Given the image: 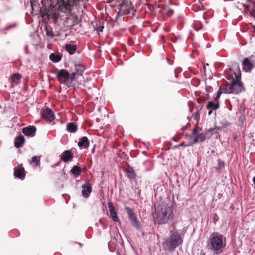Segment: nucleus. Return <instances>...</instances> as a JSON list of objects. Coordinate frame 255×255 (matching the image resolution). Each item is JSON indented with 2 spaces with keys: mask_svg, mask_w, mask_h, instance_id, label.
<instances>
[{
  "mask_svg": "<svg viewBox=\"0 0 255 255\" xmlns=\"http://www.w3.org/2000/svg\"><path fill=\"white\" fill-rule=\"evenodd\" d=\"M235 66L237 68V72H234L235 78H234L233 76L231 77V78H228L229 80H231V83H226L224 86L223 87V92L225 94H238L243 90H244L243 84L241 81V74L239 66L237 64L235 65Z\"/></svg>",
  "mask_w": 255,
  "mask_h": 255,
  "instance_id": "nucleus-1",
  "label": "nucleus"
},
{
  "mask_svg": "<svg viewBox=\"0 0 255 255\" xmlns=\"http://www.w3.org/2000/svg\"><path fill=\"white\" fill-rule=\"evenodd\" d=\"M173 217L172 208L165 202H162L157 207L154 214L155 222L159 225L167 223Z\"/></svg>",
  "mask_w": 255,
  "mask_h": 255,
  "instance_id": "nucleus-2",
  "label": "nucleus"
},
{
  "mask_svg": "<svg viewBox=\"0 0 255 255\" xmlns=\"http://www.w3.org/2000/svg\"><path fill=\"white\" fill-rule=\"evenodd\" d=\"M183 242V240L177 232L172 234L169 238L167 239L163 243L164 248L170 251L174 250Z\"/></svg>",
  "mask_w": 255,
  "mask_h": 255,
  "instance_id": "nucleus-3",
  "label": "nucleus"
},
{
  "mask_svg": "<svg viewBox=\"0 0 255 255\" xmlns=\"http://www.w3.org/2000/svg\"><path fill=\"white\" fill-rule=\"evenodd\" d=\"M223 235L217 233H213L210 239V249L214 251L220 250L223 246Z\"/></svg>",
  "mask_w": 255,
  "mask_h": 255,
  "instance_id": "nucleus-4",
  "label": "nucleus"
},
{
  "mask_svg": "<svg viewBox=\"0 0 255 255\" xmlns=\"http://www.w3.org/2000/svg\"><path fill=\"white\" fill-rule=\"evenodd\" d=\"M189 137L192 142L189 143L188 145H192L199 142H203L206 140L205 135L203 133L199 132V128L197 126H195L194 127Z\"/></svg>",
  "mask_w": 255,
  "mask_h": 255,
  "instance_id": "nucleus-5",
  "label": "nucleus"
},
{
  "mask_svg": "<svg viewBox=\"0 0 255 255\" xmlns=\"http://www.w3.org/2000/svg\"><path fill=\"white\" fill-rule=\"evenodd\" d=\"M70 74L68 71L65 69H61L57 74L56 77L61 83L66 84L68 87L72 86V81L70 80Z\"/></svg>",
  "mask_w": 255,
  "mask_h": 255,
  "instance_id": "nucleus-6",
  "label": "nucleus"
},
{
  "mask_svg": "<svg viewBox=\"0 0 255 255\" xmlns=\"http://www.w3.org/2000/svg\"><path fill=\"white\" fill-rule=\"evenodd\" d=\"M125 210L132 225L136 229H140L141 227L140 222L138 220L136 215L133 210L128 206L125 207Z\"/></svg>",
  "mask_w": 255,
  "mask_h": 255,
  "instance_id": "nucleus-7",
  "label": "nucleus"
},
{
  "mask_svg": "<svg viewBox=\"0 0 255 255\" xmlns=\"http://www.w3.org/2000/svg\"><path fill=\"white\" fill-rule=\"evenodd\" d=\"M74 72L72 73L70 80L71 81L78 79L79 77L82 76L85 70L84 66L82 64H75Z\"/></svg>",
  "mask_w": 255,
  "mask_h": 255,
  "instance_id": "nucleus-8",
  "label": "nucleus"
},
{
  "mask_svg": "<svg viewBox=\"0 0 255 255\" xmlns=\"http://www.w3.org/2000/svg\"><path fill=\"white\" fill-rule=\"evenodd\" d=\"M42 117L47 121L51 122L54 120V117L52 111L48 108L43 110Z\"/></svg>",
  "mask_w": 255,
  "mask_h": 255,
  "instance_id": "nucleus-9",
  "label": "nucleus"
},
{
  "mask_svg": "<svg viewBox=\"0 0 255 255\" xmlns=\"http://www.w3.org/2000/svg\"><path fill=\"white\" fill-rule=\"evenodd\" d=\"M36 128L34 126H29L24 127L22 129L23 133L26 136L33 137L35 135Z\"/></svg>",
  "mask_w": 255,
  "mask_h": 255,
  "instance_id": "nucleus-10",
  "label": "nucleus"
},
{
  "mask_svg": "<svg viewBox=\"0 0 255 255\" xmlns=\"http://www.w3.org/2000/svg\"><path fill=\"white\" fill-rule=\"evenodd\" d=\"M22 75L19 73L13 74L10 78V83L11 86L14 87L17 85L21 82Z\"/></svg>",
  "mask_w": 255,
  "mask_h": 255,
  "instance_id": "nucleus-11",
  "label": "nucleus"
},
{
  "mask_svg": "<svg viewBox=\"0 0 255 255\" xmlns=\"http://www.w3.org/2000/svg\"><path fill=\"white\" fill-rule=\"evenodd\" d=\"M108 207L109 210L110 217L114 222H118L119 218L115 211V208L111 202L108 203Z\"/></svg>",
  "mask_w": 255,
  "mask_h": 255,
  "instance_id": "nucleus-12",
  "label": "nucleus"
},
{
  "mask_svg": "<svg viewBox=\"0 0 255 255\" xmlns=\"http://www.w3.org/2000/svg\"><path fill=\"white\" fill-rule=\"evenodd\" d=\"M243 70L246 72H250L254 68V64L249 60L248 58H245L242 62Z\"/></svg>",
  "mask_w": 255,
  "mask_h": 255,
  "instance_id": "nucleus-13",
  "label": "nucleus"
},
{
  "mask_svg": "<svg viewBox=\"0 0 255 255\" xmlns=\"http://www.w3.org/2000/svg\"><path fill=\"white\" fill-rule=\"evenodd\" d=\"M14 175L19 179L23 180L25 177V169L23 167L14 169Z\"/></svg>",
  "mask_w": 255,
  "mask_h": 255,
  "instance_id": "nucleus-14",
  "label": "nucleus"
},
{
  "mask_svg": "<svg viewBox=\"0 0 255 255\" xmlns=\"http://www.w3.org/2000/svg\"><path fill=\"white\" fill-rule=\"evenodd\" d=\"M73 157V154L70 150H65L63 152L60 159L65 162H67L71 160Z\"/></svg>",
  "mask_w": 255,
  "mask_h": 255,
  "instance_id": "nucleus-15",
  "label": "nucleus"
},
{
  "mask_svg": "<svg viewBox=\"0 0 255 255\" xmlns=\"http://www.w3.org/2000/svg\"><path fill=\"white\" fill-rule=\"evenodd\" d=\"M82 193L84 197L89 196L92 191V187L90 184H84L82 186Z\"/></svg>",
  "mask_w": 255,
  "mask_h": 255,
  "instance_id": "nucleus-16",
  "label": "nucleus"
},
{
  "mask_svg": "<svg viewBox=\"0 0 255 255\" xmlns=\"http://www.w3.org/2000/svg\"><path fill=\"white\" fill-rule=\"evenodd\" d=\"M25 142V138L23 136L20 135L16 137L14 141V146L16 148H20L22 146Z\"/></svg>",
  "mask_w": 255,
  "mask_h": 255,
  "instance_id": "nucleus-17",
  "label": "nucleus"
},
{
  "mask_svg": "<svg viewBox=\"0 0 255 255\" xmlns=\"http://www.w3.org/2000/svg\"><path fill=\"white\" fill-rule=\"evenodd\" d=\"M219 107V104L218 101L216 103H213L212 101H209L207 105V108L209 110H210L208 112V114L210 115L212 113V110H216L218 109Z\"/></svg>",
  "mask_w": 255,
  "mask_h": 255,
  "instance_id": "nucleus-18",
  "label": "nucleus"
},
{
  "mask_svg": "<svg viewBox=\"0 0 255 255\" xmlns=\"http://www.w3.org/2000/svg\"><path fill=\"white\" fill-rule=\"evenodd\" d=\"M66 129L69 132L75 133L78 129V127L76 124L73 122H70L67 124Z\"/></svg>",
  "mask_w": 255,
  "mask_h": 255,
  "instance_id": "nucleus-19",
  "label": "nucleus"
},
{
  "mask_svg": "<svg viewBox=\"0 0 255 255\" xmlns=\"http://www.w3.org/2000/svg\"><path fill=\"white\" fill-rule=\"evenodd\" d=\"M78 146L80 147H83L85 148L88 147L89 146V141L88 138L85 136L81 138L78 143Z\"/></svg>",
  "mask_w": 255,
  "mask_h": 255,
  "instance_id": "nucleus-20",
  "label": "nucleus"
},
{
  "mask_svg": "<svg viewBox=\"0 0 255 255\" xmlns=\"http://www.w3.org/2000/svg\"><path fill=\"white\" fill-rule=\"evenodd\" d=\"M127 176L130 180H134L136 177V174L133 168H129L126 171Z\"/></svg>",
  "mask_w": 255,
  "mask_h": 255,
  "instance_id": "nucleus-21",
  "label": "nucleus"
},
{
  "mask_svg": "<svg viewBox=\"0 0 255 255\" xmlns=\"http://www.w3.org/2000/svg\"><path fill=\"white\" fill-rule=\"evenodd\" d=\"M65 49L70 54H73L76 50V46L75 45H72L71 44H68L65 46Z\"/></svg>",
  "mask_w": 255,
  "mask_h": 255,
  "instance_id": "nucleus-22",
  "label": "nucleus"
},
{
  "mask_svg": "<svg viewBox=\"0 0 255 255\" xmlns=\"http://www.w3.org/2000/svg\"><path fill=\"white\" fill-rule=\"evenodd\" d=\"M250 5H248L247 8L249 10H251L250 14L251 16L255 15V2L249 0Z\"/></svg>",
  "mask_w": 255,
  "mask_h": 255,
  "instance_id": "nucleus-23",
  "label": "nucleus"
},
{
  "mask_svg": "<svg viewBox=\"0 0 255 255\" xmlns=\"http://www.w3.org/2000/svg\"><path fill=\"white\" fill-rule=\"evenodd\" d=\"M125 1L122 4H120V10L119 12H120L122 14H124L125 12L127 10H128L130 8V5H128V4H125Z\"/></svg>",
  "mask_w": 255,
  "mask_h": 255,
  "instance_id": "nucleus-24",
  "label": "nucleus"
},
{
  "mask_svg": "<svg viewBox=\"0 0 255 255\" xmlns=\"http://www.w3.org/2000/svg\"><path fill=\"white\" fill-rule=\"evenodd\" d=\"M50 59L54 62H58L61 59V56L58 54L52 53L50 55Z\"/></svg>",
  "mask_w": 255,
  "mask_h": 255,
  "instance_id": "nucleus-25",
  "label": "nucleus"
},
{
  "mask_svg": "<svg viewBox=\"0 0 255 255\" xmlns=\"http://www.w3.org/2000/svg\"><path fill=\"white\" fill-rule=\"evenodd\" d=\"M71 172L72 174L75 176H78L81 173V168L78 166H74L72 168Z\"/></svg>",
  "mask_w": 255,
  "mask_h": 255,
  "instance_id": "nucleus-26",
  "label": "nucleus"
},
{
  "mask_svg": "<svg viewBox=\"0 0 255 255\" xmlns=\"http://www.w3.org/2000/svg\"><path fill=\"white\" fill-rule=\"evenodd\" d=\"M118 155L120 158L121 159H124V160H127L128 159V155L124 152H122L121 151H120Z\"/></svg>",
  "mask_w": 255,
  "mask_h": 255,
  "instance_id": "nucleus-27",
  "label": "nucleus"
},
{
  "mask_svg": "<svg viewBox=\"0 0 255 255\" xmlns=\"http://www.w3.org/2000/svg\"><path fill=\"white\" fill-rule=\"evenodd\" d=\"M225 166V162L220 159L218 160V166L219 170L222 169Z\"/></svg>",
  "mask_w": 255,
  "mask_h": 255,
  "instance_id": "nucleus-28",
  "label": "nucleus"
},
{
  "mask_svg": "<svg viewBox=\"0 0 255 255\" xmlns=\"http://www.w3.org/2000/svg\"><path fill=\"white\" fill-rule=\"evenodd\" d=\"M32 163H36L37 166H39L40 164V160L38 159L37 156H33L31 159Z\"/></svg>",
  "mask_w": 255,
  "mask_h": 255,
  "instance_id": "nucleus-29",
  "label": "nucleus"
},
{
  "mask_svg": "<svg viewBox=\"0 0 255 255\" xmlns=\"http://www.w3.org/2000/svg\"><path fill=\"white\" fill-rule=\"evenodd\" d=\"M16 26H17L16 24H15V23L12 24L6 27L5 28H4L3 30V31H7V30H9L10 29L15 28Z\"/></svg>",
  "mask_w": 255,
  "mask_h": 255,
  "instance_id": "nucleus-30",
  "label": "nucleus"
},
{
  "mask_svg": "<svg viewBox=\"0 0 255 255\" xmlns=\"http://www.w3.org/2000/svg\"><path fill=\"white\" fill-rule=\"evenodd\" d=\"M183 134H179L173 138V140L175 142H178L182 138Z\"/></svg>",
  "mask_w": 255,
  "mask_h": 255,
  "instance_id": "nucleus-31",
  "label": "nucleus"
},
{
  "mask_svg": "<svg viewBox=\"0 0 255 255\" xmlns=\"http://www.w3.org/2000/svg\"><path fill=\"white\" fill-rule=\"evenodd\" d=\"M221 93H222V92H221V90L219 89L217 93L216 96L215 97V98L214 99V101H215V102L218 101V99H219V98L221 96Z\"/></svg>",
  "mask_w": 255,
  "mask_h": 255,
  "instance_id": "nucleus-32",
  "label": "nucleus"
},
{
  "mask_svg": "<svg viewBox=\"0 0 255 255\" xmlns=\"http://www.w3.org/2000/svg\"><path fill=\"white\" fill-rule=\"evenodd\" d=\"M46 35H47V36H53V34H52V31L51 30H50V29H49L47 28V29H46Z\"/></svg>",
  "mask_w": 255,
  "mask_h": 255,
  "instance_id": "nucleus-33",
  "label": "nucleus"
},
{
  "mask_svg": "<svg viewBox=\"0 0 255 255\" xmlns=\"http://www.w3.org/2000/svg\"><path fill=\"white\" fill-rule=\"evenodd\" d=\"M208 131L213 134L217 132V130L215 128H211Z\"/></svg>",
  "mask_w": 255,
  "mask_h": 255,
  "instance_id": "nucleus-34",
  "label": "nucleus"
},
{
  "mask_svg": "<svg viewBox=\"0 0 255 255\" xmlns=\"http://www.w3.org/2000/svg\"><path fill=\"white\" fill-rule=\"evenodd\" d=\"M188 146V144L187 145H185V144H184V142H182V143H181V144H180L179 145H175L173 147V149H176L177 148H178V147H182V146Z\"/></svg>",
  "mask_w": 255,
  "mask_h": 255,
  "instance_id": "nucleus-35",
  "label": "nucleus"
},
{
  "mask_svg": "<svg viewBox=\"0 0 255 255\" xmlns=\"http://www.w3.org/2000/svg\"><path fill=\"white\" fill-rule=\"evenodd\" d=\"M203 101V99H202L201 98H198V99H197V101L199 103H200L202 102Z\"/></svg>",
  "mask_w": 255,
  "mask_h": 255,
  "instance_id": "nucleus-36",
  "label": "nucleus"
},
{
  "mask_svg": "<svg viewBox=\"0 0 255 255\" xmlns=\"http://www.w3.org/2000/svg\"><path fill=\"white\" fill-rule=\"evenodd\" d=\"M173 13V10H171V9L169 10V11H168V14L172 15Z\"/></svg>",
  "mask_w": 255,
  "mask_h": 255,
  "instance_id": "nucleus-37",
  "label": "nucleus"
},
{
  "mask_svg": "<svg viewBox=\"0 0 255 255\" xmlns=\"http://www.w3.org/2000/svg\"><path fill=\"white\" fill-rule=\"evenodd\" d=\"M205 98L206 99H209L210 98L209 95L208 94H207L205 96Z\"/></svg>",
  "mask_w": 255,
  "mask_h": 255,
  "instance_id": "nucleus-38",
  "label": "nucleus"
},
{
  "mask_svg": "<svg viewBox=\"0 0 255 255\" xmlns=\"http://www.w3.org/2000/svg\"><path fill=\"white\" fill-rule=\"evenodd\" d=\"M60 162H59V163H57L56 164H55L54 165H53L52 166V167H53L54 166H59L60 165Z\"/></svg>",
  "mask_w": 255,
  "mask_h": 255,
  "instance_id": "nucleus-39",
  "label": "nucleus"
},
{
  "mask_svg": "<svg viewBox=\"0 0 255 255\" xmlns=\"http://www.w3.org/2000/svg\"><path fill=\"white\" fill-rule=\"evenodd\" d=\"M253 181L254 182V184L255 185V176L253 178Z\"/></svg>",
  "mask_w": 255,
  "mask_h": 255,
  "instance_id": "nucleus-40",
  "label": "nucleus"
},
{
  "mask_svg": "<svg viewBox=\"0 0 255 255\" xmlns=\"http://www.w3.org/2000/svg\"><path fill=\"white\" fill-rule=\"evenodd\" d=\"M74 17H75V18L76 19H77V16L76 15H75V16H74Z\"/></svg>",
  "mask_w": 255,
  "mask_h": 255,
  "instance_id": "nucleus-41",
  "label": "nucleus"
},
{
  "mask_svg": "<svg viewBox=\"0 0 255 255\" xmlns=\"http://www.w3.org/2000/svg\"><path fill=\"white\" fill-rule=\"evenodd\" d=\"M103 28V27H101V28L100 29V31H102V28Z\"/></svg>",
  "mask_w": 255,
  "mask_h": 255,
  "instance_id": "nucleus-42",
  "label": "nucleus"
},
{
  "mask_svg": "<svg viewBox=\"0 0 255 255\" xmlns=\"http://www.w3.org/2000/svg\"><path fill=\"white\" fill-rule=\"evenodd\" d=\"M63 174L64 175H65V173H64V172H63Z\"/></svg>",
  "mask_w": 255,
  "mask_h": 255,
  "instance_id": "nucleus-43",
  "label": "nucleus"
}]
</instances>
